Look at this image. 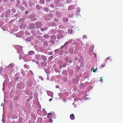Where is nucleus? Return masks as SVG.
<instances>
[{"label":"nucleus","mask_w":123,"mask_h":123,"mask_svg":"<svg viewBox=\"0 0 123 123\" xmlns=\"http://www.w3.org/2000/svg\"><path fill=\"white\" fill-rule=\"evenodd\" d=\"M47 117L48 118L51 117L53 119H54L56 118V116L54 112H52L51 113H48Z\"/></svg>","instance_id":"obj_1"},{"label":"nucleus","mask_w":123,"mask_h":123,"mask_svg":"<svg viewBox=\"0 0 123 123\" xmlns=\"http://www.w3.org/2000/svg\"><path fill=\"white\" fill-rule=\"evenodd\" d=\"M35 25L37 28H39L42 27L43 24L41 22H37L36 23Z\"/></svg>","instance_id":"obj_2"},{"label":"nucleus","mask_w":123,"mask_h":123,"mask_svg":"<svg viewBox=\"0 0 123 123\" xmlns=\"http://www.w3.org/2000/svg\"><path fill=\"white\" fill-rule=\"evenodd\" d=\"M65 61L69 63H71L72 62V61L71 59H68V56H67L65 59Z\"/></svg>","instance_id":"obj_3"},{"label":"nucleus","mask_w":123,"mask_h":123,"mask_svg":"<svg viewBox=\"0 0 123 123\" xmlns=\"http://www.w3.org/2000/svg\"><path fill=\"white\" fill-rule=\"evenodd\" d=\"M29 27L31 29H32L35 27L34 25L33 24H31L29 26Z\"/></svg>","instance_id":"obj_4"},{"label":"nucleus","mask_w":123,"mask_h":123,"mask_svg":"<svg viewBox=\"0 0 123 123\" xmlns=\"http://www.w3.org/2000/svg\"><path fill=\"white\" fill-rule=\"evenodd\" d=\"M83 58L82 56H80L79 58V62L80 63H82L83 62Z\"/></svg>","instance_id":"obj_5"},{"label":"nucleus","mask_w":123,"mask_h":123,"mask_svg":"<svg viewBox=\"0 0 123 123\" xmlns=\"http://www.w3.org/2000/svg\"><path fill=\"white\" fill-rule=\"evenodd\" d=\"M48 28L47 27H43V28H41L40 30L42 31H43L46 30Z\"/></svg>","instance_id":"obj_6"},{"label":"nucleus","mask_w":123,"mask_h":123,"mask_svg":"<svg viewBox=\"0 0 123 123\" xmlns=\"http://www.w3.org/2000/svg\"><path fill=\"white\" fill-rule=\"evenodd\" d=\"M70 119L72 120H73L75 119L74 116L73 114H71L70 116Z\"/></svg>","instance_id":"obj_7"},{"label":"nucleus","mask_w":123,"mask_h":123,"mask_svg":"<svg viewBox=\"0 0 123 123\" xmlns=\"http://www.w3.org/2000/svg\"><path fill=\"white\" fill-rule=\"evenodd\" d=\"M68 42H66L64 44V45H62L61 46V48L62 49L64 48V46H67L68 44L67 43H68Z\"/></svg>","instance_id":"obj_8"},{"label":"nucleus","mask_w":123,"mask_h":123,"mask_svg":"<svg viewBox=\"0 0 123 123\" xmlns=\"http://www.w3.org/2000/svg\"><path fill=\"white\" fill-rule=\"evenodd\" d=\"M34 53V52L33 51H30L28 52V54L31 55H33Z\"/></svg>","instance_id":"obj_9"},{"label":"nucleus","mask_w":123,"mask_h":123,"mask_svg":"<svg viewBox=\"0 0 123 123\" xmlns=\"http://www.w3.org/2000/svg\"><path fill=\"white\" fill-rule=\"evenodd\" d=\"M22 4L23 5H25L26 7H28V6L27 4V3L25 1H23L22 2Z\"/></svg>","instance_id":"obj_10"},{"label":"nucleus","mask_w":123,"mask_h":123,"mask_svg":"<svg viewBox=\"0 0 123 123\" xmlns=\"http://www.w3.org/2000/svg\"><path fill=\"white\" fill-rule=\"evenodd\" d=\"M8 67H9V68H11L13 67V66L12 64H11L8 66Z\"/></svg>","instance_id":"obj_11"},{"label":"nucleus","mask_w":123,"mask_h":123,"mask_svg":"<svg viewBox=\"0 0 123 123\" xmlns=\"http://www.w3.org/2000/svg\"><path fill=\"white\" fill-rule=\"evenodd\" d=\"M40 2L41 3L44 4V0H41L40 1Z\"/></svg>","instance_id":"obj_12"},{"label":"nucleus","mask_w":123,"mask_h":123,"mask_svg":"<svg viewBox=\"0 0 123 123\" xmlns=\"http://www.w3.org/2000/svg\"><path fill=\"white\" fill-rule=\"evenodd\" d=\"M69 17L71 18H73L74 17V15L73 14H70L69 15Z\"/></svg>","instance_id":"obj_13"},{"label":"nucleus","mask_w":123,"mask_h":123,"mask_svg":"<svg viewBox=\"0 0 123 123\" xmlns=\"http://www.w3.org/2000/svg\"><path fill=\"white\" fill-rule=\"evenodd\" d=\"M80 87L81 88H83L84 87L83 85L82 84H81L80 85Z\"/></svg>","instance_id":"obj_14"},{"label":"nucleus","mask_w":123,"mask_h":123,"mask_svg":"<svg viewBox=\"0 0 123 123\" xmlns=\"http://www.w3.org/2000/svg\"><path fill=\"white\" fill-rule=\"evenodd\" d=\"M79 100V99L78 98H76L74 99V101L77 102Z\"/></svg>","instance_id":"obj_15"},{"label":"nucleus","mask_w":123,"mask_h":123,"mask_svg":"<svg viewBox=\"0 0 123 123\" xmlns=\"http://www.w3.org/2000/svg\"><path fill=\"white\" fill-rule=\"evenodd\" d=\"M48 36L47 34L45 35H44L43 37L46 38H48Z\"/></svg>","instance_id":"obj_16"},{"label":"nucleus","mask_w":123,"mask_h":123,"mask_svg":"<svg viewBox=\"0 0 123 123\" xmlns=\"http://www.w3.org/2000/svg\"><path fill=\"white\" fill-rule=\"evenodd\" d=\"M105 66V63H104L103 64H102L101 66V68H103Z\"/></svg>","instance_id":"obj_17"},{"label":"nucleus","mask_w":123,"mask_h":123,"mask_svg":"<svg viewBox=\"0 0 123 123\" xmlns=\"http://www.w3.org/2000/svg\"><path fill=\"white\" fill-rule=\"evenodd\" d=\"M93 69V72H96V71H95V70L93 68H92L91 70V71H92V70Z\"/></svg>","instance_id":"obj_18"},{"label":"nucleus","mask_w":123,"mask_h":123,"mask_svg":"<svg viewBox=\"0 0 123 123\" xmlns=\"http://www.w3.org/2000/svg\"><path fill=\"white\" fill-rule=\"evenodd\" d=\"M29 72L32 75H33V73L32 72L31 70H29Z\"/></svg>","instance_id":"obj_19"},{"label":"nucleus","mask_w":123,"mask_h":123,"mask_svg":"<svg viewBox=\"0 0 123 123\" xmlns=\"http://www.w3.org/2000/svg\"><path fill=\"white\" fill-rule=\"evenodd\" d=\"M66 65H67V64L66 63H64V64L63 65V68L65 67L66 66Z\"/></svg>","instance_id":"obj_20"},{"label":"nucleus","mask_w":123,"mask_h":123,"mask_svg":"<svg viewBox=\"0 0 123 123\" xmlns=\"http://www.w3.org/2000/svg\"><path fill=\"white\" fill-rule=\"evenodd\" d=\"M49 121L50 122H51V123H52L53 122L51 118L49 119Z\"/></svg>","instance_id":"obj_21"},{"label":"nucleus","mask_w":123,"mask_h":123,"mask_svg":"<svg viewBox=\"0 0 123 123\" xmlns=\"http://www.w3.org/2000/svg\"><path fill=\"white\" fill-rule=\"evenodd\" d=\"M2 71V68L1 67L0 68V74L1 73Z\"/></svg>","instance_id":"obj_22"},{"label":"nucleus","mask_w":123,"mask_h":123,"mask_svg":"<svg viewBox=\"0 0 123 123\" xmlns=\"http://www.w3.org/2000/svg\"><path fill=\"white\" fill-rule=\"evenodd\" d=\"M20 9L22 10H24L25 9L24 7L23 6H21Z\"/></svg>","instance_id":"obj_23"},{"label":"nucleus","mask_w":123,"mask_h":123,"mask_svg":"<svg viewBox=\"0 0 123 123\" xmlns=\"http://www.w3.org/2000/svg\"><path fill=\"white\" fill-rule=\"evenodd\" d=\"M36 7H37V8L38 9H40V7L38 5H37Z\"/></svg>","instance_id":"obj_24"},{"label":"nucleus","mask_w":123,"mask_h":123,"mask_svg":"<svg viewBox=\"0 0 123 123\" xmlns=\"http://www.w3.org/2000/svg\"><path fill=\"white\" fill-rule=\"evenodd\" d=\"M45 10L47 12H48V9L47 8H44Z\"/></svg>","instance_id":"obj_25"},{"label":"nucleus","mask_w":123,"mask_h":123,"mask_svg":"<svg viewBox=\"0 0 123 123\" xmlns=\"http://www.w3.org/2000/svg\"><path fill=\"white\" fill-rule=\"evenodd\" d=\"M78 59V57L77 56H75V60L76 61H77Z\"/></svg>","instance_id":"obj_26"},{"label":"nucleus","mask_w":123,"mask_h":123,"mask_svg":"<svg viewBox=\"0 0 123 123\" xmlns=\"http://www.w3.org/2000/svg\"><path fill=\"white\" fill-rule=\"evenodd\" d=\"M110 58V57H109L107 58L106 59V60L105 61H107L108 60H109V59Z\"/></svg>","instance_id":"obj_27"},{"label":"nucleus","mask_w":123,"mask_h":123,"mask_svg":"<svg viewBox=\"0 0 123 123\" xmlns=\"http://www.w3.org/2000/svg\"><path fill=\"white\" fill-rule=\"evenodd\" d=\"M53 58V57L52 56H51L50 57H49V59H50L51 60Z\"/></svg>","instance_id":"obj_28"},{"label":"nucleus","mask_w":123,"mask_h":123,"mask_svg":"<svg viewBox=\"0 0 123 123\" xmlns=\"http://www.w3.org/2000/svg\"><path fill=\"white\" fill-rule=\"evenodd\" d=\"M83 64L82 63H81L80 64V66L81 67H82L83 66Z\"/></svg>","instance_id":"obj_29"},{"label":"nucleus","mask_w":123,"mask_h":123,"mask_svg":"<svg viewBox=\"0 0 123 123\" xmlns=\"http://www.w3.org/2000/svg\"><path fill=\"white\" fill-rule=\"evenodd\" d=\"M76 68L78 69H80V67L79 66H77L76 67Z\"/></svg>","instance_id":"obj_30"},{"label":"nucleus","mask_w":123,"mask_h":123,"mask_svg":"<svg viewBox=\"0 0 123 123\" xmlns=\"http://www.w3.org/2000/svg\"><path fill=\"white\" fill-rule=\"evenodd\" d=\"M64 78L65 79H66V80L65 81H64V82H66L67 81V78H66V77H65Z\"/></svg>","instance_id":"obj_31"},{"label":"nucleus","mask_w":123,"mask_h":123,"mask_svg":"<svg viewBox=\"0 0 123 123\" xmlns=\"http://www.w3.org/2000/svg\"><path fill=\"white\" fill-rule=\"evenodd\" d=\"M78 12H80V8H78Z\"/></svg>","instance_id":"obj_32"},{"label":"nucleus","mask_w":123,"mask_h":123,"mask_svg":"<svg viewBox=\"0 0 123 123\" xmlns=\"http://www.w3.org/2000/svg\"><path fill=\"white\" fill-rule=\"evenodd\" d=\"M60 35H58L57 36V38H58L60 39L61 37H60Z\"/></svg>","instance_id":"obj_33"},{"label":"nucleus","mask_w":123,"mask_h":123,"mask_svg":"<svg viewBox=\"0 0 123 123\" xmlns=\"http://www.w3.org/2000/svg\"><path fill=\"white\" fill-rule=\"evenodd\" d=\"M62 66H61H61H59V68H60V69H61V68H62Z\"/></svg>","instance_id":"obj_34"},{"label":"nucleus","mask_w":123,"mask_h":123,"mask_svg":"<svg viewBox=\"0 0 123 123\" xmlns=\"http://www.w3.org/2000/svg\"><path fill=\"white\" fill-rule=\"evenodd\" d=\"M15 0H11V2H13Z\"/></svg>","instance_id":"obj_35"},{"label":"nucleus","mask_w":123,"mask_h":123,"mask_svg":"<svg viewBox=\"0 0 123 123\" xmlns=\"http://www.w3.org/2000/svg\"><path fill=\"white\" fill-rule=\"evenodd\" d=\"M52 98H50V99H49V101H52Z\"/></svg>","instance_id":"obj_36"},{"label":"nucleus","mask_w":123,"mask_h":123,"mask_svg":"<svg viewBox=\"0 0 123 123\" xmlns=\"http://www.w3.org/2000/svg\"><path fill=\"white\" fill-rule=\"evenodd\" d=\"M56 88H59V86L58 85H57L56 86Z\"/></svg>","instance_id":"obj_37"},{"label":"nucleus","mask_w":123,"mask_h":123,"mask_svg":"<svg viewBox=\"0 0 123 123\" xmlns=\"http://www.w3.org/2000/svg\"><path fill=\"white\" fill-rule=\"evenodd\" d=\"M25 13L26 14H27V13H28V12L27 11H26V12H25Z\"/></svg>","instance_id":"obj_38"},{"label":"nucleus","mask_w":123,"mask_h":123,"mask_svg":"<svg viewBox=\"0 0 123 123\" xmlns=\"http://www.w3.org/2000/svg\"><path fill=\"white\" fill-rule=\"evenodd\" d=\"M17 1L18 3H19V0H17Z\"/></svg>","instance_id":"obj_39"},{"label":"nucleus","mask_w":123,"mask_h":123,"mask_svg":"<svg viewBox=\"0 0 123 123\" xmlns=\"http://www.w3.org/2000/svg\"><path fill=\"white\" fill-rule=\"evenodd\" d=\"M103 80V79H101L100 80V81H102Z\"/></svg>","instance_id":"obj_40"},{"label":"nucleus","mask_w":123,"mask_h":123,"mask_svg":"<svg viewBox=\"0 0 123 123\" xmlns=\"http://www.w3.org/2000/svg\"><path fill=\"white\" fill-rule=\"evenodd\" d=\"M6 2L8 1L9 0H4Z\"/></svg>","instance_id":"obj_41"},{"label":"nucleus","mask_w":123,"mask_h":123,"mask_svg":"<svg viewBox=\"0 0 123 123\" xmlns=\"http://www.w3.org/2000/svg\"><path fill=\"white\" fill-rule=\"evenodd\" d=\"M95 71H96V70H97V68L95 69Z\"/></svg>","instance_id":"obj_42"},{"label":"nucleus","mask_w":123,"mask_h":123,"mask_svg":"<svg viewBox=\"0 0 123 123\" xmlns=\"http://www.w3.org/2000/svg\"><path fill=\"white\" fill-rule=\"evenodd\" d=\"M2 0H0V3L2 1Z\"/></svg>","instance_id":"obj_43"},{"label":"nucleus","mask_w":123,"mask_h":123,"mask_svg":"<svg viewBox=\"0 0 123 123\" xmlns=\"http://www.w3.org/2000/svg\"><path fill=\"white\" fill-rule=\"evenodd\" d=\"M76 40H77V41H79V39H77Z\"/></svg>","instance_id":"obj_44"},{"label":"nucleus","mask_w":123,"mask_h":123,"mask_svg":"<svg viewBox=\"0 0 123 123\" xmlns=\"http://www.w3.org/2000/svg\"><path fill=\"white\" fill-rule=\"evenodd\" d=\"M50 55H51L52 54V53H50Z\"/></svg>","instance_id":"obj_45"},{"label":"nucleus","mask_w":123,"mask_h":123,"mask_svg":"<svg viewBox=\"0 0 123 123\" xmlns=\"http://www.w3.org/2000/svg\"><path fill=\"white\" fill-rule=\"evenodd\" d=\"M100 79H102V77H100Z\"/></svg>","instance_id":"obj_46"},{"label":"nucleus","mask_w":123,"mask_h":123,"mask_svg":"<svg viewBox=\"0 0 123 123\" xmlns=\"http://www.w3.org/2000/svg\"><path fill=\"white\" fill-rule=\"evenodd\" d=\"M58 50V49H56V50H55V51H56V50Z\"/></svg>","instance_id":"obj_47"},{"label":"nucleus","mask_w":123,"mask_h":123,"mask_svg":"<svg viewBox=\"0 0 123 123\" xmlns=\"http://www.w3.org/2000/svg\"><path fill=\"white\" fill-rule=\"evenodd\" d=\"M8 11H9V12H10V10H8Z\"/></svg>","instance_id":"obj_48"},{"label":"nucleus","mask_w":123,"mask_h":123,"mask_svg":"<svg viewBox=\"0 0 123 123\" xmlns=\"http://www.w3.org/2000/svg\"><path fill=\"white\" fill-rule=\"evenodd\" d=\"M66 80V79H65V80Z\"/></svg>","instance_id":"obj_49"}]
</instances>
